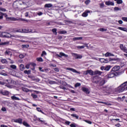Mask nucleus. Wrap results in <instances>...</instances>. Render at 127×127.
<instances>
[{
  "label": "nucleus",
  "instance_id": "obj_1",
  "mask_svg": "<svg viewBox=\"0 0 127 127\" xmlns=\"http://www.w3.org/2000/svg\"><path fill=\"white\" fill-rule=\"evenodd\" d=\"M94 79H96V80L94 81V83L98 85V86H103L106 83L105 79L99 76H95L94 77Z\"/></svg>",
  "mask_w": 127,
  "mask_h": 127
},
{
  "label": "nucleus",
  "instance_id": "obj_2",
  "mask_svg": "<svg viewBox=\"0 0 127 127\" xmlns=\"http://www.w3.org/2000/svg\"><path fill=\"white\" fill-rule=\"evenodd\" d=\"M126 86H127V81L122 84L117 89V91L119 92V93H122L124 91L126 90Z\"/></svg>",
  "mask_w": 127,
  "mask_h": 127
},
{
  "label": "nucleus",
  "instance_id": "obj_3",
  "mask_svg": "<svg viewBox=\"0 0 127 127\" xmlns=\"http://www.w3.org/2000/svg\"><path fill=\"white\" fill-rule=\"evenodd\" d=\"M121 74V72H115L111 70L110 72L106 75L107 78H114L116 76H119Z\"/></svg>",
  "mask_w": 127,
  "mask_h": 127
},
{
  "label": "nucleus",
  "instance_id": "obj_4",
  "mask_svg": "<svg viewBox=\"0 0 127 127\" xmlns=\"http://www.w3.org/2000/svg\"><path fill=\"white\" fill-rule=\"evenodd\" d=\"M99 61L101 63H109V62H111L112 61H117V59H100Z\"/></svg>",
  "mask_w": 127,
  "mask_h": 127
},
{
  "label": "nucleus",
  "instance_id": "obj_5",
  "mask_svg": "<svg viewBox=\"0 0 127 127\" xmlns=\"http://www.w3.org/2000/svg\"><path fill=\"white\" fill-rule=\"evenodd\" d=\"M2 37L4 38H9L11 37V34L6 32H2Z\"/></svg>",
  "mask_w": 127,
  "mask_h": 127
},
{
  "label": "nucleus",
  "instance_id": "obj_6",
  "mask_svg": "<svg viewBox=\"0 0 127 127\" xmlns=\"http://www.w3.org/2000/svg\"><path fill=\"white\" fill-rule=\"evenodd\" d=\"M4 55L5 56H10V57H11V56H12V52H11V50L7 49L4 52Z\"/></svg>",
  "mask_w": 127,
  "mask_h": 127
},
{
  "label": "nucleus",
  "instance_id": "obj_7",
  "mask_svg": "<svg viewBox=\"0 0 127 127\" xmlns=\"http://www.w3.org/2000/svg\"><path fill=\"white\" fill-rule=\"evenodd\" d=\"M111 68H112L111 65H107L106 66H101L100 69L102 71H109Z\"/></svg>",
  "mask_w": 127,
  "mask_h": 127
},
{
  "label": "nucleus",
  "instance_id": "obj_8",
  "mask_svg": "<svg viewBox=\"0 0 127 127\" xmlns=\"http://www.w3.org/2000/svg\"><path fill=\"white\" fill-rule=\"evenodd\" d=\"M22 33H29L30 32H31L32 33H34L35 32H36V31H33L32 30L30 29V30H26L25 29H22Z\"/></svg>",
  "mask_w": 127,
  "mask_h": 127
},
{
  "label": "nucleus",
  "instance_id": "obj_9",
  "mask_svg": "<svg viewBox=\"0 0 127 127\" xmlns=\"http://www.w3.org/2000/svg\"><path fill=\"white\" fill-rule=\"evenodd\" d=\"M28 78L31 79L32 81H35V82H39L40 81V79L38 78H36L35 76L32 75H28Z\"/></svg>",
  "mask_w": 127,
  "mask_h": 127
},
{
  "label": "nucleus",
  "instance_id": "obj_10",
  "mask_svg": "<svg viewBox=\"0 0 127 127\" xmlns=\"http://www.w3.org/2000/svg\"><path fill=\"white\" fill-rule=\"evenodd\" d=\"M66 70H68V71H71L73 73H77V74H80V72L76 71V69L74 68H72L71 67H66Z\"/></svg>",
  "mask_w": 127,
  "mask_h": 127
},
{
  "label": "nucleus",
  "instance_id": "obj_11",
  "mask_svg": "<svg viewBox=\"0 0 127 127\" xmlns=\"http://www.w3.org/2000/svg\"><path fill=\"white\" fill-rule=\"evenodd\" d=\"M120 49L123 51L125 52V53H127V47L124 46V44H121L120 46Z\"/></svg>",
  "mask_w": 127,
  "mask_h": 127
},
{
  "label": "nucleus",
  "instance_id": "obj_12",
  "mask_svg": "<svg viewBox=\"0 0 127 127\" xmlns=\"http://www.w3.org/2000/svg\"><path fill=\"white\" fill-rule=\"evenodd\" d=\"M119 70H120V66L116 65L112 68L111 71H113V72H117V71H119Z\"/></svg>",
  "mask_w": 127,
  "mask_h": 127
},
{
  "label": "nucleus",
  "instance_id": "obj_13",
  "mask_svg": "<svg viewBox=\"0 0 127 127\" xmlns=\"http://www.w3.org/2000/svg\"><path fill=\"white\" fill-rule=\"evenodd\" d=\"M14 123H17L18 124H20V125H22V119L19 118L18 119H15L14 120Z\"/></svg>",
  "mask_w": 127,
  "mask_h": 127
},
{
  "label": "nucleus",
  "instance_id": "obj_14",
  "mask_svg": "<svg viewBox=\"0 0 127 127\" xmlns=\"http://www.w3.org/2000/svg\"><path fill=\"white\" fill-rule=\"evenodd\" d=\"M57 56H58V57H60V58H62L63 56L64 57H68V55H66L64 53L61 52L60 53V55H57Z\"/></svg>",
  "mask_w": 127,
  "mask_h": 127
},
{
  "label": "nucleus",
  "instance_id": "obj_15",
  "mask_svg": "<svg viewBox=\"0 0 127 127\" xmlns=\"http://www.w3.org/2000/svg\"><path fill=\"white\" fill-rule=\"evenodd\" d=\"M82 90L84 92V93H86V94H90V91H89V89L86 87H82Z\"/></svg>",
  "mask_w": 127,
  "mask_h": 127
},
{
  "label": "nucleus",
  "instance_id": "obj_16",
  "mask_svg": "<svg viewBox=\"0 0 127 127\" xmlns=\"http://www.w3.org/2000/svg\"><path fill=\"white\" fill-rule=\"evenodd\" d=\"M105 4L106 5H115V3L111 1H107L105 2Z\"/></svg>",
  "mask_w": 127,
  "mask_h": 127
},
{
  "label": "nucleus",
  "instance_id": "obj_17",
  "mask_svg": "<svg viewBox=\"0 0 127 127\" xmlns=\"http://www.w3.org/2000/svg\"><path fill=\"white\" fill-rule=\"evenodd\" d=\"M88 13H90V10H86L85 12L83 13L82 15L83 17H87V16H88Z\"/></svg>",
  "mask_w": 127,
  "mask_h": 127
},
{
  "label": "nucleus",
  "instance_id": "obj_18",
  "mask_svg": "<svg viewBox=\"0 0 127 127\" xmlns=\"http://www.w3.org/2000/svg\"><path fill=\"white\" fill-rule=\"evenodd\" d=\"M105 57H110V56H115V55L113 54H112L109 52H107L105 54Z\"/></svg>",
  "mask_w": 127,
  "mask_h": 127
},
{
  "label": "nucleus",
  "instance_id": "obj_19",
  "mask_svg": "<svg viewBox=\"0 0 127 127\" xmlns=\"http://www.w3.org/2000/svg\"><path fill=\"white\" fill-rule=\"evenodd\" d=\"M102 91H103V93H108V91H109V88H108V87H103Z\"/></svg>",
  "mask_w": 127,
  "mask_h": 127
},
{
  "label": "nucleus",
  "instance_id": "obj_20",
  "mask_svg": "<svg viewBox=\"0 0 127 127\" xmlns=\"http://www.w3.org/2000/svg\"><path fill=\"white\" fill-rule=\"evenodd\" d=\"M11 99H12V100H15V101H19V100H20V99L18 97H16L14 95L11 96Z\"/></svg>",
  "mask_w": 127,
  "mask_h": 127
},
{
  "label": "nucleus",
  "instance_id": "obj_21",
  "mask_svg": "<svg viewBox=\"0 0 127 127\" xmlns=\"http://www.w3.org/2000/svg\"><path fill=\"white\" fill-rule=\"evenodd\" d=\"M83 39V37H74L73 38V41H76V40H82Z\"/></svg>",
  "mask_w": 127,
  "mask_h": 127
},
{
  "label": "nucleus",
  "instance_id": "obj_22",
  "mask_svg": "<svg viewBox=\"0 0 127 127\" xmlns=\"http://www.w3.org/2000/svg\"><path fill=\"white\" fill-rule=\"evenodd\" d=\"M102 73L103 72L99 70H96L94 71V75H102Z\"/></svg>",
  "mask_w": 127,
  "mask_h": 127
},
{
  "label": "nucleus",
  "instance_id": "obj_23",
  "mask_svg": "<svg viewBox=\"0 0 127 127\" xmlns=\"http://www.w3.org/2000/svg\"><path fill=\"white\" fill-rule=\"evenodd\" d=\"M88 74H89V75H91V76H93V75H94V72L91 69L88 70Z\"/></svg>",
  "mask_w": 127,
  "mask_h": 127
},
{
  "label": "nucleus",
  "instance_id": "obj_24",
  "mask_svg": "<svg viewBox=\"0 0 127 127\" xmlns=\"http://www.w3.org/2000/svg\"><path fill=\"white\" fill-rule=\"evenodd\" d=\"M13 32L15 33V32H19L20 33H22V29H19L18 30H13Z\"/></svg>",
  "mask_w": 127,
  "mask_h": 127
},
{
  "label": "nucleus",
  "instance_id": "obj_25",
  "mask_svg": "<svg viewBox=\"0 0 127 127\" xmlns=\"http://www.w3.org/2000/svg\"><path fill=\"white\" fill-rule=\"evenodd\" d=\"M1 62L2 64H7L8 63L7 61L5 59H2Z\"/></svg>",
  "mask_w": 127,
  "mask_h": 127
},
{
  "label": "nucleus",
  "instance_id": "obj_26",
  "mask_svg": "<svg viewBox=\"0 0 127 127\" xmlns=\"http://www.w3.org/2000/svg\"><path fill=\"white\" fill-rule=\"evenodd\" d=\"M118 29H120V30H122L123 31H127V28L122 27H119Z\"/></svg>",
  "mask_w": 127,
  "mask_h": 127
},
{
  "label": "nucleus",
  "instance_id": "obj_27",
  "mask_svg": "<svg viewBox=\"0 0 127 127\" xmlns=\"http://www.w3.org/2000/svg\"><path fill=\"white\" fill-rule=\"evenodd\" d=\"M25 69V67H24V65L21 64L20 65V70L21 71H23Z\"/></svg>",
  "mask_w": 127,
  "mask_h": 127
},
{
  "label": "nucleus",
  "instance_id": "obj_28",
  "mask_svg": "<svg viewBox=\"0 0 127 127\" xmlns=\"http://www.w3.org/2000/svg\"><path fill=\"white\" fill-rule=\"evenodd\" d=\"M71 116L73 117V118H75L76 120H78V119H79V116L77 115V114H71Z\"/></svg>",
  "mask_w": 127,
  "mask_h": 127
},
{
  "label": "nucleus",
  "instance_id": "obj_29",
  "mask_svg": "<svg viewBox=\"0 0 127 127\" xmlns=\"http://www.w3.org/2000/svg\"><path fill=\"white\" fill-rule=\"evenodd\" d=\"M36 110L38 112H40V113H42V114H43V115H45V113H44V112H43L42 110H41V109H40V108L37 107L36 108Z\"/></svg>",
  "mask_w": 127,
  "mask_h": 127
},
{
  "label": "nucleus",
  "instance_id": "obj_30",
  "mask_svg": "<svg viewBox=\"0 0 127 127\" xmlns=\"http://www.w3.org/2000/svg\"><path fill=\"white\" fill-rule=\"evenodd\" d=\"M52 5H53L51 3L46 4L45 5V7H48V8L52 7Z\"/></svg>",
  "mask_w": 127,
  "mask_h": 127
},
{
  "label": "nucleus",
  "instance_id": "obj_31",
  "mask_svg": "<svg viewBox=\"0 0 127 127\" xmlns=\"http://www.w3.org/2000/svg\"><path fill=\"white\" fill-rule=\"evenodd\" d=\"M1 94L5 96L6 95H8V92L6 91H1Z\"/></svg>",
  "mask_w": 127,
  "mask_h": 127
},
{
  "label": "nucleus",
  "instance_id": "obj_32",
  "mask_svg": "<svg viewBox=\"0 0 127 127\" xmlns=\"http://www.w3.org/2000/svg\"><path fill=\"white\" fill-rule=\"evenodd\" d=\"M31 72V70H26L24 71V73H25V74H27V75H29Z\"/></svg>",
  "mask_w": 127,
  "mask_h": 127
},
{
  "label": "nucleus",
  "instance_id": "obj_33",
  "mask_svg": "<svg viewBox=\"0 0 127 127\" xmlns=\"http://www.w3.org/2000/svg\"><path fill=\"white\" fill-rule=\"evenodd\" d=\"M36 60L38 62H43V59L42 58H38Z\"/></svg>",
  "mask_w": 127,
  "mask_h": 127
},
{
  "label": "nucleus",
  "instance_id": "obj_34",
  "mask_svg": "<svg viewBox=\"0 0 127 127\" xmlns=\"http://www.w3.org/2000/svg\"><path fill=\"white\" fill-rule=\"evenodd\" d=\"M59 33L60 34H65L66 33H67V31L64 30V31H60L59 32Z\"/></svg>",
  "mask_w": 127,
  "mask_h": 127
},
{
  "label": "nucleus",
  "instance_id": "obj_35",
  "mask_svg": "<svg viewBox=\"0 0 127 127\" xmlns=\"http://www.w3.org/2000/svg\"><path fill=\"white\" fill-rule=\"evenodd\" d=\"M101 104H104V105H106L107 106H112V104L109 103V102H101Z\"/></svg>",
  "mask_w": 127,
  "mask_h": 127
},
{
  "label": "nucleus",
  "instance_id": "obj_36",
  "mask_svg": "<svg viewBox=\"0 0 127 127\" xmlns=\"http://www.w3.org/2000/svg\"><path fill=\"white\" fill-rule=\"evenodd\" d=\"M52 31L54 33H55V35H57V32H56V31H57V29H56V28L53 29L52 30Z\"/></svg>",
  "mask_w": 127,
  "mask_h": 127
},
{
  "label": "nucleus",
  "instance_id": "obj_37",
  "mask_svg": "<svg viewBox=\"0 0 127 127\" xmlns=\"http://www.w3.org/2000/svg\"><path fill=\"white\" fill-rule=\"evenodd\" d=\"M49 84L51 85H53V84H57L56 81H52V80H50L49 81Z\"/></svg>",
  "mask_w": 127,
  "mask_h": 127
},
{
  "label": "nucleus",
  "instance_id": "obj_38",
  "mask_svg": "<svg viewBox=\"0 0 127 127\" xmlns=\"http://www.w3.org/2000/svg\"><path fill=\"white\" fill-rule=\"evenodd\" d=\"M23 125L25 126V127H30V126L25 122H23Z\"/></svg>",
  "mask_w": 127,
  "mask_h": 127
},
{
  "label": "nucleus",
  "instance_id": "obj_39",
  "mask_svg": "<svg viewBox=\"0 0 127 127\" xmlns=\"http://www.w3.org/2000/svg\"><path fill=\"white\" fill-rule=\"evenodd\" d=\"M72 55L73 56V57H74L75 59H77L78 55L77 54L72 53Z\"/></svg>",
  "mask_w": 127,
  "mask_h": 127
},
{
  "label": "nucleus",
  "instance_id": "obj_40",
  "mask_svg": "<svg viewBox=\"0 0 127 127\" xmlns=\"http://www.w3.org/2000/svg\"><path fill=\"white\" fill-rule=\"evenodd\" d=\"M29 47V45H22V48H28Z\"/></svg>",
  "mask_w": 127,
  "mask_h": 127
},
{
  "label": "nucleus",
  "instance_id": "obj_41",
  "mask_svg": "<svg viewBox=\"0 0 127 127\" xmlns=\"http://www.w3.org/2000/svg\"><path fill=\"white\" fill-rule=\"evenodd\" d=\"M11 37H15V38H19V37H20V36H19V35H11Z\"/></svg>",
  "mask_w": 127,
  "mask_h": 127
},
{
  "label": "nucleus",
  "instance_id": "obj_42",
  "mask_svg": "<svg viewBox=\"0 0 127 127\" xmlns=\"http://www.w3.org/2000/svg\"><path fill=\"white\" fill-rule=\"evenodd\" d=\"M77 48L78 49H83V48H85V46H77Z\"/></svg>",
  "mask_w": 127,
  "mask_h": 127
},
{
  "label": "nucleus",
  "instance_id": "obj_43",
  "mask_svg": "<svg viewBox=\"0 0 127 127\" xmlns=\"http://www.w3.org/2000/svg\"><path fill=\"white\" fill-rule=\"evenodd\" d=\"M23 92H26V93H28L29 92V89L27 88H23Z\"/></svg>",
  "mask_w": 127,
  "mask_h": 127
},
{
  "label": "nucleus",
  "instance_id": "obj_44",
  "mask_svg": "<svg viewBox=\"0 0 127 127\" xmlns=\"http://www.w3.org/2000/svg\"><path fill=\"white\" fill-rule=\"evenodd\" d=\"M10 68L12 69H13L14 70H15L16 69V65H10Z\"/></svg>",
  "mask_w": 127,
  "mask_h": 127
},
{
  "label": "nucleus",
  "instance_id": "obj_45",
  "mask_svg": "<svg viewBox=\"0 0 127 127\" xmlns=\"http://www.w3.org/2000/svg\"><path fill=\"white\" fill-rule=\"evenodd\" d=\"M31 96L33 99H37V95H36L34 94H32Z\"/></svg>",
  "mask_w": 127,
  "mask_h": 127
},
{
  "label": "nucleus",
  "instance_id": "obj_46",
  "mask_svg": "<svg viewBox=\"0 0 127 127\" xmlns=\"http://www.w3.org/2000/svg\"><path fill=\"white\" fill-rule=\"evenodd\" d=\"M80 86H81V83H77L75 84V87L77 88V87H80Z\"/></svg>",
  "mask_w": 127,
  "mask_h": 127
},
{
  "label": "nucleus",
  "instance_id": "obj_47",
  "mask_svg": "<svg viewBox=\"0 0 127 127\" xmlns=\"http://www.w3.org/2000/svg\"><path fill=\"white\" fill-rule=\"evenodd\" d=\"M47 53H46V52H45V51H43L42 52V54H41V57H43V56H44V55H47Z\"/></svg>",
  "mask_w": 127,
  "mask_h": 127
},
{
  "label": "nucleus",
  "instance_id": "obj_48",
  "mask_svg": "<svg viewBox=\"0 0 127 127\" xmlns=\"http://www.w3.org/2000/svg\"><path fill=\"white\" fill-rule=\"evenodd\" d=\"M117 3H118V4H121L123 3V0H118L117 2Z\"/></svg>",
  "mask_w": 127,
  "mask_h": 127
},
{
  "label": "nucleus",
  "instance_id": "obj_49",
  "mask_svg": "<svg viewBox=\"0 0 127 127\" xmlns=\"http://www.w3.org/2000/svg\"><path fill=\"white\" fill-rule=\"evenodd\" d=\"M37 120L39 122H40L41 123H42V124H44V121L41 120L40 119V118H37Z\"/></svg>",
  "mask_w": 127,
  "mask_h": 127
},
{
  "label": "nucleus",
  "instance_id": "obj_50",
  "mask_svg": "<svg viewBox=\"0 0 127 127\" xmlns=\"http://www.w3.org/2000/svg\"><path fill=\"white\" fill-rule=\"evenodd\" d=\"M122 20H123L124 21H126L127 22V17H123L122 18Z\"/></svg>",
  "mask_w": 127,
  "mask_h": 127
},
{
  "label": "nucleus",
  "instance_id": "obj_51",
  "mask_svg": "<svg viewBox=\"0 0 127 127\" xmlns=\"http://www.w3.org/2000/svg\"><path fill=\"white\" fill-rule=\"evenodd\" d=\"M84 122H85V123H87V124H89V125H92V122L90 121L85 120Z\"/></svg>",
  "mask_w": 127,
  "mask_h": 127
},
{
  "label": "nucleus",
  "instance_id": "obj_52",
  "mask_svg": "<svg viewBox=\"0 0 127 127\" xmlns=\"http://www.w3.org/2000/svg\"><path fill=\"white\" fill-rule=\"evenodd\" d=\"M1 111H2V112H6V108H5V107H2L1 109Z\"/></svg>",
  "mask_w": 127,
  "mask_h": 127
},
{
  "label": "nucleus",
  "instance_id": "obj_53",
  "mask_svg": "<svg viewBox=\"0 0 127 127\" xmlns=\"http://www.w3.org/2000/svg\"><path fill=\"white\" fill-rule=\"evenodd\" d=\"M100 31H107V29H105V28H100L99 29Z\"/></svg>",
  "mask_w": 127,
  "mask_h": 127
},
{
  "label": "nucleus",
  "instance_id": "obj_54",
  "mask_svg": "<svg viewBox=\"0 0 127 127\" xmlns=\"http://www.w3.org/2000/svg\"><path fill=\"white\" fill-rule=\"evenodd\" d=\"M122 10V9L119 8V7H115L114 8V10H117V11H118V10Z\"/></svg>",
  "mask_w": 127,
  "mask_h": 127
},
{
  "label": "nucleus",
  "instance_id": "obj_55",
  "mask_svg": "<svg viewBox=\"0 0 127 127\" xmlns=\"http://www.w3.org/2000/svg\"><path fill=\"white\" fill-rule=\"evenodd\" d=\"M29 67H30V64H27L25 65V68H26V69H29Z\"/></svg>",
  "mask_w": 127,
  "mask_h": 127
},
{
  "label": "nucleus",
  "instance_id": "obj_56",
  "mask_svg": "<svg viewBox=\"0 0 127 127\" xmlns=\"http://www.w3.org/2000/svg\"><path fill=\"white\" fill-rule=\"evenodd\" d=\"M19 57L21 59H22V58H24V55H23L22 54H20V55H19Z\"/></svg>",
  "mask_w": 127,
  "mask_h": 127
},
{
  "label": "nucleus",
  "instance_id": "obj_57",
  "mask_svg": "<svg viewBox=\"0 0 127 127\" xmlns=\"http://www.w3.org/2000/svg\"><path fill=\"white\" fill-rule=\"evenodd\" d=\"M82 58H83V56L78 55L77 58L76 59H82Z\"/></svg>",
  "mask_w": 127,
  "mask_h": 127
},
{
  "label": "nucleus",
  "instance_id": "obj_58",
  "mask_svg": "<svg viewBox=\"0 0 127 127\" xmlns=\"http://www.w3.org/2000/svg\"><path fill=\"white\" fill-rule=\"evenodd\" d=\"M37 14H38L39 16H40L41 15H42V14H43V13L42 12H39L37 13Z\"/></svg>",
  "mask_w": 127,
  "mask_h": 127
},
{
  "label": "nucleus",
  "instance_id": "obj_59",
  "mask_svg": "<svg viewBox=\"0 0 127 127\" xmlns=\"http://www.w3.org/2000/svg\"><path fill=\"white\" fill-rule=\"evenodd\" d=\"M0 10H1V11H6V9H5L4 8L0 7Z\"/></svg>",
  "mask_w": 127,
  "mask_h": 127
},
{
  "label": "nucleus",
  "instance_id": "obj_60",
  "mask_svg": "<svg viewBox=\"0 0 127 127\" xmlns=\"http://www.w3.org/2000/svg\"><path fill=\"white\" fill-rule=\"evenodd\" d=\"M56 72H59V68L58 67H56L54 68Z\"/></svg>",
  "mask_w": 127,
  "mask_h": 127
},
{
  "label": "nucleus",
  "instance_id": "obj_61",
  "mask_svg": "<svg viewBox=\"0 0 127 127\" xmlns=\"http://www.w3.org/2000/svg\"><path fill=\"white\" fill-rule=\"evenodd\" d=\"M90 0H86L85 1V4H89V3H90Z\"/></svg>",
  "mask_w": 127,
  "mask_h": 127
},
{
  "label": "nucleus",
  "instance_id": "obj_62",
  "mask_svg": "<svg viewBox=\"0 0 127 127\" xmlns=\"http://www.w3.org/2000/svg\"><path fill=\"white\" fill-rule=\"evenodd\" d=\"M30 65H32L33 66V67H35V66H36V64L35 63H32V64H30Z\"/></svg>",
  "mask_w": 127,
  "mask_h": 127
},
{
  "label": "nucleus",
  "instance_id": "obj_63",
  "mask_svg": "<svg viewBox=\"0 0 127 127\" xmlns=\"http://www.w3.org/2000/svg\"><path fill=\"white\" fill-rule=\"evenodd\" d=\"M70 127H76V125H75V124H71L70 125Z\"/></svg>",
  "mask_w": 127,
  "mask_h": 127
},
{
  "label": "nucleus",
  "instance_id": "obj_64",
  "mask_svg": "<svg viewBox=\"0 0 127 127\" xmlns=\"http://www.w3.org/2000/svg\"><path fill=\"white\" fill-rule=\"evenodd\" d=\"M83 74L84 75H87V74H88V70L87 71H84Z\"/></svg>",
  "mask_w": 127,
  "mask_h": 127
}]
</instances>
